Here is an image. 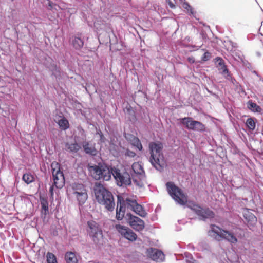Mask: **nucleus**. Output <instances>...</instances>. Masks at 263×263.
<instances>
[{"instance_id":"obj_31","label":"nucleus","mask_w":263,"mask_h":263,"mask_svg":"<svg viewBox=\"0 0 263 263\" xmlns=\"http://www.w3.org/2000/svg\"><path fill=\"white\" fill-rule=\"evenodd\" d=\"M51 168L52 171V174L53 173H55L61 172L60 170V164L55 161H54L51 163Z\"/></svg>"},{"instance_id":"obj_26","label":"nucleus","mask_w":263,"mask_h":263,"mask_svg":"<svg viewBox=\"0 0 263 263\" xmlns=\"http://www.w3.org/2000/svg\"><path fill=\"white\" fill-rule=\"evenodd\" d=\"M73 47L76 49H79L83 47L84 42L80 37H75L74 39L73 40Z\"/></svg>"},{"instance_id":"obj_12","label":"nucleus","mask_w":263,"mask_h":263,"mask_svg":"<svg viewBox=\"0 0 263 263\" xmlns=\"http://www.w3.org/2000/svg\"><path fill=\"white\" fill-rule=\"evenodd\" d=\"M126 217L128 223L133 229L137 231L143 230L145 223L143 220L130 213H127Z\"/></svg>"},{"instance_id":"obj_36","label":"nucleus","mask_w":263,"mask_h":263,"mask_svg":"<svg viewBox=\"0 0 263 263\" xmlns=\"http://www.w3.org/2000/svg\"><path fill=\"white\" fill-rule=\"evenodd\" d=\"M126 154V155L127 156H128V157H130V158H133V157H134L135 156V155H136L135 153H134V152H133V151H130V150H127V151H126V154Z\"/></svg>"},{"instance_id":"obj_13","label":"nucleus","mask_w":263,"mask_h":263,"mask_svg":"<svg viewBox=\"0 0 263 263\" xmlns=\"http://www.w3.org/2000/svg\"><path fill=\"white\" fill-rule=\"evenodd\" d=\"M115 228L117 231L125 238L130 241H134L137 238V235L129 228L121 224H116Z\"/></svg>"},{"instance_id":"obj_1","label":"nucleus","mask_w":263,"mask_h":263,"mask_svg":"<svg viewBox=\"0 0 263 263\" xmlns=\"http://www.w3.org/2000/svg\"><path fill=\"white\" fill-rule=\"evenodd\" d=\"M241 230L236 228L229 231L224 230L215 225L211 226L209 231V235L218 241L224 239L232 244H236L238 242L237 237H241Z\"/></svg>"},{"instance_id":"obj_6","label":"nucleus","mask_w":263,"mask_h":263,"mask_svg":"<svg viewBox=\"0 0 263 263\" xmlns=\"http://www.w3.org/2000/svg\"><path fill=\"white\" fill-rule=\"evenodd\" d=\"M167 191L171 197L178 204L184 205L187 202V196L181 189L177 186L173 182L166 183Z\"/></svg>"},{"instance_id":"obj_20","label":"nucleus","mask_w":263,"mask_h":263,"mask_svg":"<svg viewBox=\"0 0 263 263\" xmlns=\"http://www.w3.org/2000/svg\"><path fill=\"white\" fill-rule=\"evenodd\" d=\"M243 217L247 221V225L251 229V227H254L257 222V218L251 212L247 210L243 213Z\"/></svg>"},{"instance_id":"obj_39","label":"nucleus","mask_w":263,"mask_h":263,"mask_svg":"<svg viewBox=\"0 0 263 263\" xmlns=\"http://www.w3.org/2000/svg\"><path fill=\"white\" fill-rule=\"evenodd\" d=\"M193 47L195 48H196L195 50H198L199 48H200L201 46H194Z\"/></svg>"},{"instance_id":"obj_35","label":"nucleus","mask_w":263,"mask_h":263,"mask_svg":"<svg viewBox=\"0 0 263 263\" xmlns=\"http://www.w3.org/2000/svg\"><path fill=\"white\" fill-rule=\"evenodd\" d=\"M47 5L48 6V8L49 9H50V10H52L53 9H56L55 7L57 5L55 4H54L53 2H52L51 1L47 0Z\"/></svg>"},{"instance_id":"obj_3","label":"nucleus","mask_w":263,"mask_h":263,"mask_svg":"<svg viewBox=\"0 0 263 263\" xmlns=\"http://www.w3.org/2000/svg\"><path fill=\"white\" fill-rule=\"evenodd\" d=\"M162 149L163 145L161 142H153L149 143V161L151 164L159 171H161L165 165Z\"/></svg>"},{"instance_id":"obj_15","label":"nucleus","mask_w":263,"mask_h":263,"mask_svg":"<svg viewBox=\"0 0 263 263\" xmlns=\"http://www.w3.org/2000/svg\"><path fill=\"white\" fill-rule=\"evenodd\" d=\"M147 255L152 260L162 262L165 259V255L162 251L156 248H150L147 250Z\"/></svg>"},{"instance_id":"obj_41","label":"nucleus","mask_w":263,"mask_h":263,"mask_svg":"<svg viewBox=\"0 0 263 263\" xmlns=\"http://www.w3.org/2000/svg\"><path fill=\"white\" fill-rule=\"evenodd\" d=\"M228 263H232L230 260H229V261H228Z\"/></svg>"},{"instance_id":"obj_11","label":"nucleus","mask_w":263,"mask_h":263,"mask_svg":"<svg viewBox=\"0 0 263 263\" xmlns=\"http://www.w3.org/2000/svg\"><path fill=\"white\" fill-rule=\"evenodd\" d=\"M125 204L127 209L134 212L136 214L142 217H145L147 213L144 209V208L138 204L136 200L130 198H126L125 199Z\"/></svg>"},{"instance_id":"obj_9","label":"nucleus","mask_w":263,"mask_h":263,"mask_svg":"<svg viewBox=\"0 0 263 263\" xmlns=\"http://www.w3.org/2000/svg\"><path fill=\"white\" fill-rule=\"evenodd\" d=\"M181 123L189 130L201 132L205 130V126L200 122L194 120L191 117L180 119Z\"/></svg>"},{"instance_id":"obj_37","label":"nucleus","mask_w":263,"mask_h":263,"mask_svg":"<svg viewBox=\"0 0 263 263\" xmlns=\"http://www.w3.org/2000/svg\"><path fill=\"white\" fill-rule=\"evenodd\" d=\"M54 186H55L53 185V184H52V185L50 186V187L49 189V193H50V198L52 200H53V195H54L53 190H54Z\"/></svg>"},{"instance_id":"obj_19","label":"nucleus","mask_w":263,"mask_h":263,"mask_svg":"<svg viewBox=\"0 0 263 263\" xmlns=\"http://www.w3.org/2000/svg\"><path fill=\"white\" fill-rule=\"evenodd\" d=\"M83 147L85 153L91 156H96L98 151L95 148V144L85 141L83 143Z\"/></svg>"},{"instance_id":"obj_40","label":"nucleus","mask_w":263,"mask_h":263,"mask_svg":"<svg viewBox=\"0 0 263 263\" xmlns=\"http://www.w3.org/2000/svg\"><path fill=\"white\" fill-rule=\"evenodd\" d=\"M100 137H101V138H102V137H103V135H102V134L101 132H100Z\"/></svg>"},{"instance_id":"obj_30","label":"nucleus","mask_w":263,"mask_h":263,"mask_svg":"<svg viewBox=\"0 0 263 263\" xmlns=\"http://www.w3.org/2000/svg\"><path fill=\"white\" fill-rule=\"evenodd\" d=\"M46 259L47 263H58L55 256L52 253H47Z\"/></svg>"},{"instance_id":"obj_7","label":"nucleus","mask_w":263,"mask_h":263,"mask_svg":"<svg viewBox=\"0 0 263 263\" xmlns=\"http://www.w3.org/2000/svg\"><path fill=\"white\" fill-rule=\"evenodd\" d=\"M117 185L119 186L126 187L132 183V179L129 174L125 171L114 168L111 171Z\"/></svg>"},{"instance_id":"obj_4","label":"nucleus","mask_w":263,"mask_h":263,"mask_svg":"<svg viewBox=\"0 0 263 263\" xmlns=\"http://www.w3.org/2000/svg\"><path fill=\"white\" fill-rule=\"evenodd\" d=\"M86 230L87 235L96 245H102L103 242V236L99 224L93 220L87 222Z\"/></svg>"},{"instance_id":"obj_24","label":"nucleus","mask_w":263,"mask_h":263,"mask_svg":"<svg viewBox=\"0 0 263 263\" xmlns=\"http://www.w3.org/2000/svg\"><path fill=\"white\" fill-rule=\"evenodd\" d=\"M248 107L249 109L254 112H260L261 110V108L260 106L257 105L256 103L251 101L248 102Z\"/></svg>"},{"instance_id":"obj_28","label":"nucleus","mask_w":263,"mask_h":263,"mask_svg":"<svg viewBox=\"0 0 263 263\" xmlns=\"http://www.w3.org/2000/svg\"><path fill=\"white\" fill-rule=\"evenodd\" d=\"M246 124L250 130H253L256 126L255 119L252 118H248L246 121Z\"/></svg>"},{"instance_id":"obj_14","label":"nucleus","mask_w":263,"mask_h":263,"mask_svg":"<svg viewBox=\"0 0 263 263\" xmlns=\"http://www.w3.org/2000/svg\"><path fill=\"white\" fill-rule=\"evenodd\" d=\"M132 170L135 174H136L138 177L141 180V182L134 180V183L139 186H143L144 184L142 181L145 179V172L142 165L139 162H135L132 165Z\"/></svg>"},{"instance_id":"obj_22","label":"nucleus","mask_w":263,"mask_h":263,"mask_svg":"<svg viewBox=\"0 0 263 263\" xmlns=\"http://www.w3.org/2000/svg\"><path fill=\"white\" fill-rule=\"evenodd\" d=\"M42 217L44 218L49 212L48 202L46 198L40 197Z\"/></svg>"},{"instance_id":"obj_18","label":"nucleus","mask_w":263,"mask_h":263,"mask_svg":"<svg viewBox=\"0 0 263 263\" xmlns=\"http://www.w3.org/2000/svg\"><path fill=\"white\" fill-rule=\"evenodd\" d=\"M53 185L57 189H61L65 184V178L63 172L52 173Z\"/></svg>"},{"instance_id":"obj_16","label":"nucleus","mask_w":263,"mask_h":263,"mask_svg":"<svg viewBox=\"0 0 263 263\" xmlns=\"http://www.w3.org/2000/svg\"><path fill=\"white\" fill-rule=\"evenodd\" d=\"M215 60L216 67L220 73L226 79L230 80L231 78V74L224 64V60L220 57H216Z\"/></svg>"},{"instance_id":"obj_25","label":"nucleus","mask_w":263,"mask_h":263,"mask_svg":"<svg viewBox=\"0 0 263 263\" xmlns=\"http://www.w3.org/2000/svg\"><path fill=\"white\" fill-rule=\"evenodd\" d=\"M23 180L27 184H30L34 181V176L30 173H25L22 177Z\"/></svg>"},{"instance_id":"obj_34","label":"nucleus","mask_w":263,"mask_h":263,"mask_svg":"<svg viewBox=\"0 0 263 263\" xmlns=\"http://www.w3.org/2000/svg\"><path fill=\"white\" fill-rule=\"evenodd\" d=\"M211 58V54L209 52L206 51L201 58L202 61L205 62L210 60Z\"/></svg>"},{"instance_id":"obj_5","label":"nucleus","mask_w":263,"mask_h":263,"mask_svg":"<svg viewBox=\"0 0 263 263\" xmlns=\"http://www.w3.org/2000/svg\"><path fill=\"white\" fill-rule=\"evenodd\" d=\"M88 171L93 178L96 180L103 179L108 181L111 178V171L106 166L101 164L88 165Z\"/></svg>"},{"instance_id":"obj_38","label":"nucleus","mask_w":263,"mask_h":263,"mask_svg":"<svg viewBox=\"0 0 263 263\" xmlns=\"http://www.w3.org/2000/svg\"><path fill=\"white\" fill-rule=\"evenodd\" d=\"M166 2L169 7L172 9L175 8V5L171 0H166Z\"/></svg>"},{"instance_id":"obj_2","label":"nucleus","mask_w":263,"mask_h":263,"mask_svg":"<svg viewBox=\"0 0 263 263\" xmlns=\"http://www.w3.org/2000/svg\"><path fill=\"white\" fill-rule=\"evenodd\" d=\"M93 192L96 199L100 204L105 206L109 211H113L115 203L112 193L100 183H95L93 186Z\"/></svg>"},{"instance_id":"obj_23","label":"nucleus","mask_w":263,"mask_h":263,"mask_svg":"<svg viewBox=\"0 0 263 263\" xmlns=\"http://www.w3.org/2000/svg\"><path fill=\"white\" fill-rule=\"evenodd\" d=\"M65 258L67 263H77L78 262L75 254L71 252L66 253Z\"/></svg>"},{"instance_id":"obj_8","label":"nucleus","mask_w":263,"mask_h":263,"mask_svg":"<svg viewBox=\"0 0 263 263\" xmlns=\"http://www.w3.org/2000/svg\"><path fill=\"white\" fill-rule=\"evenodd\" d=\"M72 195L77 198L79 204H83L87 199V193L84 185L82 183L74 182L72 184Z\"/></svg>"},{"instance_id":"obj_10","label":"nucleus","mask_w":263,"mask_h":263,"mask_svg":"<svg viewBox=\"0 0 263 263\" xmlns=\"http://www.w3.org/2000/svg\"><path fill=\"white\" fill-rule=\"evenodd\" d=\"M189 207L198 216L200 220H205L214 217V213L208 208L203 209L195 203L191 204Z\"/></svg>"},{"instance_id":"obj_27","label":"nucleus","mask_w":263,"mask_h":263,"mask_svg":"<svg viewBox=\"0 0 263 263\" xmlns=\"http://www.w3.org/2000/svg\"><path fill=\"white\" fill-rule=\"evenodd\" d=\"M66 147L69 151L74 153L77 152L80 148L79 144L77 143L71 144L67 143L66 144Z\"/></svg>"},{"instance_id":"obj_29","label":"nucleus","mask_w":263,"mask_h":263,"mask_svg":"<svg viewBox=\"0 0 263 263\" xmlns=\"http://www.w3.org/2000/svg\"><path fill=\"white\" fill-rule=\"evenodd\" d=\"M132 144L133 146L137 147L139 151H141L142 149V145L141 141L137 137L135 136L133 137Z\"/></svg>"},{"instance_id":"obj_17","label":"nucleus","mask_w":263,"mask_h":263,"mask_svg":"<svg viewBox=\"0 0 263 263\" xmlns=\"http://www.w3.org/2000/svg\"><path fill=\"white\" fill-rule=\"evenodd\" d=\"M125 200L121 198L120 197H118L117 208L116 209V218L118 220L123 219L125 214Z\"/></svg>"},{"instance_id":"obj_32","label":"nucleus","mask_w":263,"mask_h":263,"mask_svg":"<svg viewBox=\"0 0 263 263\" xmlns=\"http://www.w3.org/2000/svg\"><path fill=\"white\" fill-rule=\"evenodd\" d=\"M182 7L184 9H186L190 14L194 15V12L189 3L186 2L184 3L182 5Z\"/></svg>"},{"instance_id":"obj_21","label":"nucleus","mask_w":263,"mask_h":263,"mask_svg":"<svg viewBox=\"0 0 263 263\" xmlns=\"http://www.w3.org/2000/svg\"><path fill=\"white\" fill-rule=\"evenodd\" d=\"M55 121L61 130H65L69 127L68 121L64 117L59 116L55 119Z\"/></svg>"},{"instance_id":"obj_33","label":"nucleus","mask_w":263,"mask_h":263,"mask_svg":"<svg viewBox=\"0 0 263 263\" xmlns=\"http://www.w3.org/2000/svg\"><path fill=\"white\" fill-rule=\"evenodd\" d=\"M186 256V263H195L196 261L193 259L192 255L190 253H187Z\"/></svg>"}]
</instances>
